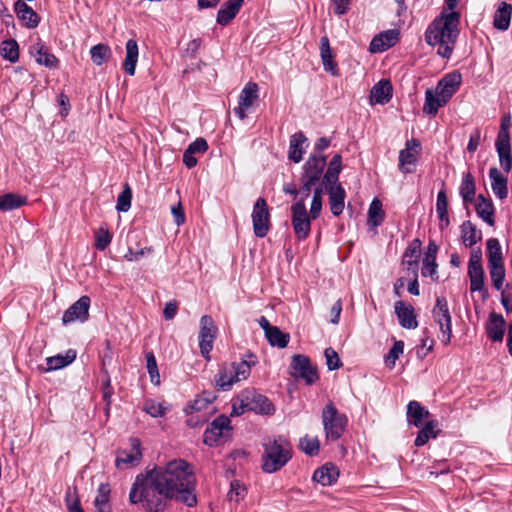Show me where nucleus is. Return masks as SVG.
Segmentation results:
<instances>
[{
	"instance_id": "obj_52",
	"label": "nucleus",
	"mask_w": 512,
	"mask_h": 512,
	"mask_svg": "<svg viewBox=\"0 0 512 512\" xmlns=\"http://www.w3.org/2000/svg\"><path fill=\"white\" fill-rule=\"evenodd\" d=\"M146 362H147L146 367H147V371L149 373L151 382L154 383L155 385H159L160 384V375H159V371H158L156 358L152 352H149L146 354Z\"/></svg>"
},
{
	"instance_id": "obj_16",
	"label": "nucleus",
	"mask_w": 512,
	"mask_h": 512,
	"mask_svg": "<svg viewBox=\"0 0 512 512\" xmlns=\"http://www.w3.org/2000/svg\"><path fill=\"white\" fill-rule=\"evenodd\" d=\"M230 429V419L224 415L215 418L206 428L203 434V442L208 446H214L218 440Z\"/></svg>"
},
{
	"instance_id": "obj_17",
	"label": "nucleus",
	"mask_w": 512,
	"mask_h": 512,
	"mask_svg": "<svg viewBox=\"0 0 512 512\" xmlns=\"http://www.w3.org/2000/svg\"><path fill=\"white\" fill-rule=\"evenodd\" d=\"M258 92V85L254 82H248L242 89L239 96L238 107L234 108L235 115L241 120L246 118L247 110L250 109L254 101L258 99Z\"/></svg>"
},
{
	"instance_id": "obj_53",
	"label": "nucleus",
	"mask_w": 512,
	"mask_h": 512,
	"mask_svg": "<svg viewBox=\"0 0 512 512\" xmlns=\"http://www.w3.org/2000/svg\"><path fill=\"white\" fill-rule=\"evenodd\" d=\"M111 241L112 235L110 232L106 228L100 227L95 234V247L100 251H104Z\"/></svg>"
},
{
	"instance_id": "obj_3",
	"label": "nucleus",
	"mask_w": 512,
	"mask_h": 512,
	"mask_svg": "<svg viewBox=\"0 0 512 512\" xmlns=\"http://www.w3.org/2000/svg\"><path fill=\"white\" fill-rule=\"evenodd\" d=\"M164 466L172 484L180 491V502L188 507L195 506L197 504L196 478L190 464L183 459H175Z\"/></svg>"
},
{
	"instance_id": "obj_14",
	"label": "nucleus",
	"mask_w": 512,
	"mask_h": 512,
	"mask_svg": "<svg viewBox=\"0 0 512 512\" xmlns=\"http://www.w3.org/2000/svg\"><path fill=\"white\" fill-rule=\"evenodd\" d=\"M217 328L211 316L204 315L200 319L199 347L201 354L205 359H209V354L213 348V341Z\"/></svg>"
},
{
	"instance_id": "obj_13",
	"label": "nucleus",
	"mask_w": 512,
	"mask_h": 512,
	"mask_svg": "<svg viewBox=\"0 0 512 512\" xmlns=\"http://www.w3.org/2000/svg\"><path fill=\"white\" fill-rule=\"evenodd\" d=\"M326 163V156L311 154L303 166L301 181H308L317 185L323 179Z\"/></svg>"
},
{
	"instance_id": "obj_5",
	"label": "nucleus",
	"mask_w": 512,
	"mask_h": 512,
	"mask_svg": "<svg viewBox=\"0 0 512 512\" xmlns=\"http://www.w3.org/2000/svg\"><path fill=\"white\" fill-rule=\"evenodd\" d=\"M256 364L257 358L252 353L240 362L224 363L214 377L215 387L220 391L230 390L235 383L246 380Z\"/></svg>"
},
{
	"instance_id": "obj_25",
	"label": "nucleus",
	"mask_w": 512,
	"mask_h": 512,
	"mask_svg": "<svg viewBox=\"0 0 512 512\" xmlns=\"http://www.w3.org/2000/svg\"><path fill=\"white\" fill-rule=\"evenodd\" d=\"M29 54L37 64H55L57 58L50 53L49 48L37 39L29 46Z\"/></svg>"
},
{
	"instance_id": "obj_35",
	"label": "nucleus",
	"mask_w": 512,
	"mask_h": 512,
	"mask_svg": "<svg viewBox=\"0 0 512 512\" xmlns=\"http://www.w3.org/2000/svg\"><path fill=\"white\" fill-rule=\"evenodd\" d=\"M430 415L429 411L417 401H410L407 405V419L410 424L420 427L424 419Z\"/></svg>"
},
{
	"instance_id": "obj_36",
	"label": "nucleus",
	"mask_w": 512,
	"mask_h": 512,
	"mask_svg": "<svg viewBox=\"0 0 512 512\" xmlns=\"http://www.w3.org/2000/svg\"><path fill=\"white\" fill-rule=\"evenodd\" d=\"M477 215L490 226L494 225V207L490 200H487L483 195H478L476 203Z\"/></svg>"
},
{
	"instance_id": "obj_10",
	"label": "nucleus",
	"mask_w": 512,
	"mask_h": 512,
	"mask_svg": "<svg viewBox=\"0 0 512 512\" xmlns=\"http://www.w3.org/2000/svg\"><path fill=\"white\" fill-rule=\"evenodd\" d=\"M291 376L296 379H302L307 385H312L318 380L316 368L312 365L310 359L302 354H296L292 357Z\"/></svg>"
},
{
	"instance_id": "obj_4",
	"label": "nucleus",
	"mask_w": 512,
	"mask_h": 512,
	"mask_svg": "<svg viewBox=\"0 0 512 512\" xmlns=\"http://www.w3.org/2000/svg\"><path fill=\"white\" fill-rule=\"evenodd\" d=\"M261 468L265 473L281 470L292 458V447L284 436L268 437L262 442Z\"/></svg>"
},
{
	"instance_id": "obj_46",
	"label": "nucleus",
	"mask_w": 512,
	"mask_h": 512,
	"mask_svg": "<svg viewBox=\"0 0 512 512\" xmlns=\"http://www.w3.org/2000/svg\"><path fill=\"white\" fill-rule=\"evenodd\" d=\"M265 336L271 346L278 348H285L290 340L289 334L282 332L277 326H274L269 332L267 331Z\"/></svg>"
},
{
	"instance_id": "obj_12",
	"label": "nucleus",
	"mask_w": 512,
	"mask_h": 512,
	"mask_svg": "<svg viewBox=\"0 0 512 512\" xmlns=\"http://www.w3.org/2000/svg\"><path fill=\"white\" fill-rule=\"evenodd\" d=\"M130 449L120 450L117 453L115 466L118 469H128L138 465L142 459L141 442L138 438H130Z\"/></svg>"
},
{
	"instance_id": "obj_57",
	"label": "nucleus",
	"mask_w": 512,
	"mask_h": 512,
	"mask_svg": "<svg viewBox=\"0 0 512 512\" xmlns=\"http://www.w3.org/2000/svg\"><path fill=\"white\" fill-rule=\"evenodd\" d=\"M138 60V45L134 39L126 42V57L123 64H136Z\"/></svg>"
},
{
	"instance_id": "obj_61",
	"label": "nucleus",
	"mask_w": 512,
	"mask_h": 512,
	"mask_svg": "<svg viewBox=\"0 0 512 512\" xmlns=\"http://www.w3.org/2000/svg\"><path fill=\"white\" fill-rule=\"evenodd\" d=\"M208 149V143L204 138H197L195 141L189 144L187 151L190 154H204Z\"/></svg>"
},
{
	"instance_id": "obj_11",
	"label": "nucleus",
	"mask_w": 512,
	"mask_h": 512,
	"mask_svg": "<svg viewBox=\"0 0 512 512\" xmlns=\"http://www.w3.org/2000/svg\"><path fill=\"white\" fill-rule=\"evenodd\" d=\"M251 217L255 236L264 238L270 228V213L264 198L260 197L256 200Z\"/></svg>"
},
{
	"instance_id": "obj_27",
	"label": "nucleus",
	"mask_w": 512,
	"mask_h": 512,
	"mask_svg": "<svg viewBox=\"0 0 512 512\" xmlns=\"http://www.w3.org/2000/svg\"><path fill=\"white\" fill-rule=\"evenodd\" d=\"M448 98L442 94H437V90L427 89L425 92V103L423 106V112L428 115H436L439 108L445 106L448 103Z\"/></svg>"
},
{
	"instance_id": "obj_54",
	"label": "nucleus",
	"mask_w": 512,
	"mask_h": 512,
	"mask_svg": "<svg viewBox=\"0 0 512 512\" xmlns=\"http://www.w3.org/2000/svg\"><path fill=\"white\" fill-rule=\"evenodd\" d=\"M143 410L153 418L163 417L167 411L161 403L152 399L145 401Z\"/></svg>"
},
{
	"instance_id": "obj_18",
	"label": "nucleus",
	"mask_w": 512,
	"mask_h": 512,
	"mask_svg": "<svg viewBox=\"0 0 512 512\" xmlns=\"http://www.w3.org/2000/svg\"><path fill=\"white\" fill-rule=\"evenodd\" d=\"M90 298L82 296L74 304H72L63 314L62 321L64 324L72 323L76 320L84 322L89 317Z\"/></svg>"
},
{
	"instance_id": "obj_42",
	"label": "nucleus",
	"mask_w": 512,
	"mask_h": 512,
	"mask_svg": "<svg viewBox=\"0 0 512 512\" xmlns=\"http://www.w3.org/2000/svg\"><path fill=\"white\" fill-rule=\"evenodd\" d=\"M338 477V472L334 467L322 466L318 468L313 474V480L317 483H320L323 486H329L336 482Z\"/></svg>"
},
{
	"instance_id": "obj_20",
	"label": "nucleus",
	"mask_w": 512,
	"mask_h": 512,
	"mask_svg": "<svg viewBox=\"0 0 512 512\" xmlns=\"http://www.w3.org/2000/svg\"><path fill=\"white\" fill-rule=\"evenodd\" d=\"M395 314L399 324L405 329H415L418 327V321L414 308L404 301H397L394 304Z\"/></svg>"
},
{
	"instance_id": "obj_59",
	"label": "nucleus",
	"mask_w": 512,
	"mask_h": 512,
	"mask_svg": "<svg viewBox=\"0 0 512 512\" xmlns=\"http://www.w3.org/2000/svg\"><path fill=\"white\" fill-rule=\"evenodd\" d=\"M324 355L329 370H336L342 366L341 360L334 349L326 348L324 351Z\"/></svg>"
},
{
	"instance_id": "obj_37",
	"label": "nucleus",
	"mask_w": 512,
	"mask_h": 512,
	"mask_svg": "<svg viewBox=\"0 0 512 512\" xmlns=\"http://www.w3.org/2000/svg\"><path fill=\"white\" fill-rule=\"evenodd\" d=\"M76 358V352L74 350H68L65 355L58 354L51 356L46 359L47 368L45 371H53L62 369L71 364Z\"/></svg>"
},
{
	"instance_id": "obj_29",
	"label": "nucleus",
	"mask_w": 512,
	"mask_h": 512,
	"mask_svg": "<svg viewBox=\"0 0 512 512\" xmlns=\"http://www.w3.org/2000/svg\"><path fill=\"white\" fill-rule=\"evenodd\" d=\"M505 325L506 323L502 315L495 312L491 313L486 327L488 337L495 342L502 341Z\"/></svg>"
},
{
	"instance_id": "obj_47",
	"label": "nucleus",
	"mask_w": 512,
	"mask_h": 512,
	"mask_svg": "<svg viewBox=\"0 0 512 512\" xmlns=\"http://www.w3.org/2000/svg\"><path fill=\"white\" fill-rule=\"evenodd\" d=\"M1 56L9 61L16 62L19 58V45L16 40L8 39L2 42L0 49Z\"/></svg>"
},
{
	"instance_id": "obj_63",
	"label": "nucleus",
	"mask_w": 512,
	"mask_h": 512,
	"mask_svg": "<svg viewBox=\"0 0 512 512\" xmlns=\"http://www.w3.org/2000/svg\"><path fill=\"white\" fill-rule=\"evenodd\" d=\"M468 269H483L482 252L480 249L472 250L468 263Z\"/></svg>"
},
{
	"instance_id": "obj_38",
	"label": "nucleus",
	"mask_w": 512,
	"mask_h": 512,
	"mask_svg": "<svg viewBox=\"0 0 512 512\" xmlns=\"http://www.w3.org/2000/svg\"><path fill=\"white\" fill-rule=\"evenodd\" d=\"M512 5L502 2L494 16V26L499 30H507L510 25Z\"/></svg>"
},
{
	"instance_id": "obj_22",
	"label": "nucleus",
	"mask_w": 512,
	"mask_h": 512,
	"mask_svg": "<svg viewBox=\"0 0 512 512\" xmlns=\"http://www.w3.org/2000/svg\"><path fill=\"white\" fill-rule=\"evenodd\" d=\"M14 10L23 26L28 29H34L38 26L40 17L24 0H17L14 4Z\"/></svg>"
},
{
	"instance_id": "obj_62",
	"label": "nucleus",
	"mask_w": 512,
	"mask_h": 512,
	"mask_svg": "<svg viewBox=\"0 0 512 512\" xmlns=\"http://www.w3.org/2000/svg\"><path fill=\"white\" fill-rule=\"evenodd\" d=\"M320 53L323 64H333L329 39L327 37H322L320 40Z\"/></svg>"
},
{
	"instance_id": "obj_44",
	"label": "nucleus",
	"mask_w": 512,
	"mask_h": 512,
	"mask_svg": "<svg viewBox=\"0 0 512 512\" xmlns=\"http://www.w3.org/2000/svg\"><path fill=\"white\" fill-rule=\"evenodd\" d=\"M460 195L464 203H471L475 197V183L473 176L467 173L463 176L460 185Z\"/></svg>"
},
{
	"instance_id": "obj_50",
	"label": "nucleus",
	"mask_w": 512,
	"mask_h": 512,
	"mask_svg": "<svg viewBox=\"0 0 512 512\" xmlns=\"http://www.w3.org/2000/svg\"><path fill=\"white\" fill-rule=\"evenodd\" d=\"M319 440L316 437L304 436L300 439L299 447L300 449L309 456H314L319 451Z\"/></svg>"
},
{
	"instance_id": "obj_28",
	"label": "nucleus",
	"mask_w": 512,
	"mask_h": 512,
	"mask_svg": "<svg viewBox=\"0 0 512 512\" xmlns=\"http://www.w3.org/2000/svg\"><path fill=\"white\" fill-rule=\"evenodd\" d=\"M307 140L302 132H297L291 136L288 157L294 163H299L303 159Z\"/></svg>"
},
{
	"instance_id": "obj_1",
	"label": "nucleus",
	"mask_w": 512,
	"mask_h": 512,
	"mask_svg": "<svg viewBox=\"0 0 512 512\" xmlns=\"http://www.w3.org/2000/svg\"><path fill=\"white\" fill-rule=\"evenodd\" d=\"M180 496V491L172 484L165 466L162 465L136 477L129 493V501L132 504L143 503L149 512H163L168 501L180 502Z\"/></svg>"
},
{
	"instance_id": "obj_31",
	"label": "nucleus",
	"mask_w": 512,
	"mask_h": 512,
	"mask_svg": "<svg viewBox=\"0 0 512 512\" xmlns=\"http://www.w3.org/2000/svg\"><path fill=\"white\" fill-rule=\"evenodd\" d=\"M491 180V188L496 197L505 199L508 196L507 179L500 173L496 167H492L489 171Z\"/></svg>"
},
{
	"instance_id": "obj_58",
	"label": "nucleus",
	"mask_w": 512,
	"mask_h": 512,
	"mask_svg": "<svg viewBox=\"0 0 512 512\" xmlns=\"http://www.w3.org/2000/svg\"><path fill=\"white\" fill-rule=\"evenodd\" d=\"M246 493L245 487L239 481H232L231 488L228 492V498L230 501L239 502L244 498Z\"/></svg>"
},
{
	"instance_id": "obj_51",
	"label": "nucleus",
	"mask_w": 512,
	"mask_h": 512,
	"mask_svg": "<svg viewBox=\"0 0 512 512\" xmlns=\"http://www.w3.org/2000/svg\"><path fill=\"white\" fill-rule=\"evenodd\" d=\"M110 53V48L105 44H97L90 49L91 59L94 64H102L108 61V55Z\"/></svg>"
},
{
	"instance_id": "obj_49",
	"label": "nucleus",
	"mask_w": 512,
	"mask_h": 512,
	"mask_svg": "<svg viewBox=\"0 0 512 512\" xmlns=\"http://www.w3.org/2000/svg\"><path fill=\"white\" fill-rule=\"evenodd\" d=\"M492 284L496 290H501L505 280V269L503 264L488 265Z\"/></svg>"
},
{
	"instance_id": "obj_30",
	"label": "nucleus",
	"mask_w": 512,
	"mask_h": 512,
	"mask_svg": "<svg viewBox=\"0 0 512 512\" xmlns=\"http://www.w3.org/2000/svg\"><path fill=\"white\" fill-rule=\"evenodd\" d=\"M243 0H228L225 2L218 11L217 23L220 25H227L239 12Z\"/></svg>"
},
{
	"instance_id": "obj_21",
	"label": "nucleus",
	"mask_w": 512,
	"mask_h": 512,
	"mask_svg": "<svg viewBox=\"0 0 512 512\" xmlns=\"http://www.w3.org/2000/svg\"><path fill=\"white\" fill-rule=\"evenodd\" d=\"M462 82V76L458 71L446 74L437 84V94H442L450 100L457 92Z\"/></svg>"
},
{
	"instance_id": "obj_9",
	"label": "nucleus",
	"mask_w": 512,
	"mask_h": 512,
	"mask_svg": "<svg viewBox=\"0 0 512 512\" xmlns=\"http://www.w3.org/2000/svg\"><path fill=\"white\" fill-rule=\"evenodd\" d=\"M239 402V406H237V403L233 404V414L235 415H240L246 410L270 415L275 410L272 402L261 394H253L251 398L247 396L245 399H239Z\"/></svg>"
},
{
	"instance_id": "obj_45",
	"label": "nucleus",
	"mask_w": 512,
	"mask_h": 512,
	"mask_svg": "<svg viewBox=\"0 0 512 512\" xmlns=\"http://www.w3.org/2000/svg\"><path fill=\"white\" fill-rule=\"evenodd\" d=\"M26 199L14 193H7L0 196V211H10L24 205Z\"/></svg>"
},
{
	"instance_id": "obj_34",
	"label": "nucleus",
	"mask_w": 512,
	"mask_h": 512,
	"mask_svg": "<svg viewBox=\"0 0 512 512\" xmlns=\"http://www.w3.org/2000/svg\"><path fill=\"white\" fill-rule=\"evenodd\" d=\"M420 249L421 241L419 239H414L404 252L403 263L407 266L408 270H412L414 273L418 269Z\"/></svg>"
},
{
	"instance_id": "obj_41",
	"label": "nucleus",
	"mask_w": 512,
	"mask_h": 512,
	"mask_svg": "<svg viewBox=\"0 0 512 512\" xmlns=\"http://www.w3.org/2000/svg\"><path fill=\"white\" fill-rule=\"evenodd\" d=\"M438 422L435 420L428 421L424 427L418 432V435L415 439V446L420 447L425 445L429 439L436 438L438 435Z\"/></svg>"
},
{
	"instance_id": "obj_64",
	"label": "nucleus",
	"mask_w": 512,
	"mask_h": 512,
	"mask_svg": "<svg viewBox=\"0 0 512 512\" xmlns=\"http://www.w3.org/2000/svg\"><path fill=\"white\" fill-rule=\"evenodd\" d=\"M501 303L508 313L512 312V290L508 285L501 293Z\"/></svg>"
},
{
	"instance_id": "obj_26",
	"label": "nucleus",
	"mask_w": 512,
	"mask_h": 512,
	"mask_svg": "<svg viewBox=\"0 0 512 512\" xmlns=\"http://www.w3.org/2000/svg\"><path fill=\"white\" fill-rule=\"evenodd\" d=\"M392 85L389 80L382 79L375 84L370 92V99L376 104H386L392 98Z\"/></svg>"
},
{
	"instance_id": "obj_40",
	"label": "nucleus",
	"mask_w": 512,
	"mask_h": 512,
	"mask_svg": "<svg viewBox=\"0 0 512 512\" xmlns=\"http://www.w3.org/2000/svg\"><path fill=\"white\" fill-rule=\"evenodd\" d=\"M484 275V269H468L470 291L480 292L483 300L488 296L487 290L484 288Z\"/></svg>"
},
{
	"instance_id": "obj_6",
	"label": "nucleus",
	"mask_w": 512,
	"mask_h": 512,
	"mask_svg": "<svg viewBox=\"0 0 512 512\" xmlns=\"http://www.w3.org/2000/svg\"><path fill=\"white\" fill-rule=\"evenodd\" d=\"M322 423L326 441H337L343 435L348 420L345 414L340 413L330 402L322 410Z\"/></svg>"
},
{
	"instance_id": "obj_19",
	"label": "nucleus",
	"mask_w": 512,
	"mask_h": 512,
	"mask_svg": "<svg viewBox=\"0 0 512 512\" xmlns=\"http://www.w3.org/2000/svg\"><path fill=\"white\" fill-rule=\"evenodd\" d=\"M399 40V32L396 29L383 31L373 37L369 50L371 53H380L394 46Z\"/></svg>"
},
{
	"instance_id": "obj_39",
	"label": "nucleus",
	"mask_w": 512,
	"mask_h": 512,
	"mask_svg": "<svg viewBox=\"0 0 512 512\" xmlns=\"http://www.w3.org/2000/svg\"><path fill=\"white\" fill-rule=\"evenodd\" d=\"M460 228L461 239L466 247H471L481 240V231L477 230L470 221H464Z\"/></svg>"
},
{
	"instance_id": "obj_32",
	"label": "nucleus",
	"mask_w": 512,
	"mask_h": 512,
	"mask_svg": "<svg viewBox=\"0 0 512 512\" xmlns=\"http://www.w3.org/2000/svg\"><path fill=\"white\" fill-rule=\"evenodd\" d=\"M110 495V485L108 483H101L97 489V494L93 502L96 512L112 511V507L110 504Z\"/></svg>"
},
{
	"instance_id": "obj_48",
	"label": "nucleus",
	"mask_w": 512,
	"mask_h": 512,
	"mask_svg": "<svg viewBox=\"0 0 512 512\" xmlns=\"http://www.w3.org/2000/svg\"><path fill=\"white\" fill-rule=\"evenodd\" d=\"M488 265L503 264L502 250L498 239L487 240Z\"/></svg>"
},
{
	"instance_id": "obj_15",
	"label": "nucleus",
	"mask_w": 512,
	"mask_h": 512,
	"mask_svg": "<svg viewBox=\"0 0 512 512\" xmlns=\"http://www.w3.org/2000/svg\"><path fill=\"white\" fill-rule=\"evenodd\" d=\"M421 143L418 139L412 138L406 141L405 148L399 152V169L403 173H413L420 153Z\"/></svg>"
},
{
	"instance_id": "obj_60",
	"label": "nucleus",
	"mask_w": 512,
	"mask_h": 512,
	"mask_svg": "<svg viewBox=\"0 0 512 512\" xmlns=\"http://www.w3.org/2000/svg\"><path fill=\"white\" fill-rule=\"evenodd\" d=\"M438 252V246L435 241L430 240L423 258V265H430L436 262V256Z\"/></svg>"
},
{
	"instance_id": "obj_7",
	"label": "nucleus",
	"mask_w": 512,
	"mask_h": 512,
	"mask_svg": "<svg viewBox=\"0 0 512 512\" xmlns=\"http://www.w3.org/2000/svg\"><path fill=\"white\" fill-rule=\"evenodd\" d=\"M432 315L435 322L440 328V340L444 345H448L451 341L452 326L451 314L448 307V302L445 297L440 296L436 298L435 306L432 310Z\"/></svg>"
},
{
	"instance_id": "obj_56",
	"label": "nucleus",
	"mask_w": 512,
	"mask_h": 512,
	"mask_svg": "<svg viewBox=\"0 0 512 512\" xmlns=\"http://www.w3.org/2000/svg\"><path fill=\"white\" fill-rule=\"evenodd\" d=\"M403 350L404 343L402 341H396L385 357L387 367L392 369L395 366L396 360L403 353Z\"/></svg>"
},
{
	"instance_id": "obj_55",
	"label": "nucleus",
	"mask_w": 512,
	"mask_h": 512,
	"mask_svg": "<svg viewBox=\"0 0 512 512\" xmlns=\"http://www.w3.org/2000/svg\"><path fill=\"white\" fill-rule=\"evenodd\" d=\"M132 192L128 185L118 195L116 209L119 212H127L131 207Z\"/></svg>"
},
{
	"instance_id": "obj_23",
	"label": "nucleus",
	"mask_w": 512,
	"mask_h": 512,
	"mask_svg": "<svg viewBox=\"0 0 512 512\" xmlns=\"http://www.w3.org/2000/svg\"><path fill=\"white\" fill-rule=\"evenodd\" d=\"M495 146L501 167L506 172H509L511 169V145L509 133L498 132Z\"/></svg>"
},
{
	"instance_id": "obj_43",
	"label": "nucleus",
	"mask_w": 512,
	"mask_h": 512,
	"mask_svg": "<svg viewBox=\"0 0 512 512\" xmlns=\"http://www.w3.org/2000/svg\"><path fill=\"white\" fill-rule=\"evenodd\" d=\"M384 220V211L382 203L378 199H373L368 209V225L371 227H378Z\"/></svg>"
},
{
	"instance_id": "obj_8",
	"label": "nucleus",
	"mask_w": 512,
	"mask_h": 512,
	"mask_svg": "<svg viewBox=\"0 0 512 512\" xmlns=\"http://www.w3.org/2000/svg\"><path fill=\"white\" fill-rule=\"evenodd\" d=\"M292 226L298 240L308 238L311 231V216L307 212L304 199H299L291 206Z\"/></svg>"
},
{
	"instance_id": "obj_24",
	"label": "nucleus",
	"mask_w": 512,
	"mask_h": 512,
	"mask_svg": "<svg viewBox=\"0 0 512 512\" xmlns=\"http://www.w3.org/2000/svg\"><path fill=\"white\" fill-rule=\"evenodd\" d=\"M329 195L330 211L334 216L342 214L345 207V190L341 185H327L325 186Z\"/></svg>"
},
{
	"instance_id": "obj_33",
	"label": "nucleus",
	"mask_w": 512,
	"mask_h": 512,
	"mask_svg": "<svg viewBox=\"0 0 512 512\" xmlns=\"http://www.w3.org/2000/svg\"><path fill=\"white\" fill-rule=\"evenodd\" d=\"M342 169V158L339 154L333 156L323 176V185H341L338 183L339 174Z\"/></svg>"
},
{
	"instance_id": "obj_2",
	"label": "nucleus",
	"mask_w": 512,
	"mask_h": 512,
	"mask_svg": "<svg viewBox=\"0 0 512 512\" xmlns=\"http://www.w3.org/2000/svg\"><path fill=\"white\" fill-rule=\"evenodd\" d=\"M460 15L446 10L436 17L425 32V40L431 46H438L437 53L448 59L452 54L459 35Z\"/></svg>"
}]
</instances>
